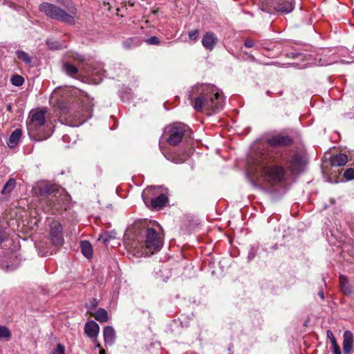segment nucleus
I'll use <instances>...</instances> for the list:
<instances>
[{"mask_svg": "<svg viewBox=\"0 0 354 354\" xmlns=\"http://www.w3.org/2000/svg\"><path fill=\"white\" fill-rule=\"evenodd\" d=\"M195 89L199 95L194 98L192 104L196 111H218L223 109L224 98L218 88L212 85L201 84L197 85Z\"/></svg>", "mask_w": 354, "mask_h": 354, "instance_id": "obj_1", "label": "nucleus"}, {"mask_svg": "<svg viewBox=\"0 0 354 354\" xmlns=\"http://www.w3.org/2000/svg\"><path fill=\"white\" fill-rule=\"evenodd\" d=\"M133 237L127 242L130 249L145 247L151 252L159 250L162 246V239L153 228H140L136 225L131 229Z\"/></svg>", "mask_w": 354, "mask_h": 354, "instance_id": "obj_2", "label": "nucleus"}, {"mask_svg": "<svg viewBox=\"0 0 354 354\" xmlns=\"http://www.w3.org/2000/svg\"><path fill=\"white\" fill-rule=\"evenodd\" d=\"M39 10L44 12L48 17L60 21L70 25L75 24L77 9L75 5L71 2L66 6V10L49 3L39 5Z\"/></svg>", "mask_w": 354, "mask_h": 354, "instance_id": "obj_3", "label": "nucleus"}, {"mask_svg": "<svg viewBox=\"0 0 354 354\" xmlns=\"http://www.w3.org/2000/svg\"><path fill=\"white\" fill-rule=\"evenodd\" d=\"M45 114L44 109L32 111L27 120L29 135L37 140L46 139L52 133L50 126L46 124Z\"/></svg>", "mask_w": 354, "mask_h": 354, "instance_id": "obj_4", "label": "nucleus"}, {"mask_svg": "<svg viewBox=\"0 0 354 354\" xmlns=\"http://www.w3.org/2000/svg\"><path fill=\"white\" fill-rule=\"evenodd\" d=\"M274 161L272 156L265 157L259 166V176L268 185L273 186L284 180L285 170L283 167L273 165Z\"/></svg>", "mask_w": 354, "mask_h": 354, "instance_id": "obj_5", "label": "nucleus"}, {"mask_svg": "<svg viewBox=\"0 0 354 354\" xmlns=\"http://www.w3.org/2000/svg\"><path fill=\"white\" fill-rule=\"evenodd\" d=\"M188 127L183 123H175L166 127L165 136L167 142L171 145H176L178 144Z\"/></svg>", "mask_w": 354, "mask_h": 354, "instance_id": "obj_6", "label": "nucleus"}, {"mask_svg": "<svg viewBox=\"0 0 354 354\" xmlns=\"http://www.w3.org/2000/svg\"><path fill=\"white\" fill-rule=\"evenodd\" d=\"M57 188L56 185L47 181H39L33 186L32 192L35 196L40 197L39 203L44 206L46 203V199L48 200L53 193L57 192Z\"/></svg>", "mask_w": 354, "mask_h": 354, "instance_id": "obj_7", "label": "nucleus"}, {"mask_svg": "<svg viewBox=\"0 0 354 354\" xmlns=\"http://www.w3.org/2000/svg\"><path fill=\"white\" fill-rule=\"evenodd\" d=\"M92 101L93 100L88 97H84L82 100V105L80 107V110L77 111L74 114L71 113V116L78 121L77 123L74 124V126H79L92 117L93 106Z\"/></svg>", "mask_w": 354, "mask_h": 354, "instance_id": "obj_8", "label": "nucleus"}, {"mask_svg": "<svg viewBox=\"0 0 354 354\" xmlns=\"http://www.w3.org/2000/svg\"><path fill=\"white\" fill-rule=\"evenodd\" d=\"M286 164L292 174L302 172L306 165V160L304 156L294 153L285 158Z\"/></svg>", "mask_w": 354, "mask_h": 354, "instance_id": "obj_9", "label": "nucleus"}, {"mask_svg": "<svg viewBox=\"0 0 354 354\" xmlns=\"http://www.w3.org/2000/svg\"><path fill=\"white\" fill-rule=\"evenodd\" d=\"M153 187H148L143 191L142 198L147 206H151L153 208H162L168 202V198L165 194H161L157 197L150 198L148 194L153 189Z\"/></svg>", "mask_w": 354, "mask_h": 354, "instance_id": "obj_10", "label": "nucleus"}, {"mask_svg": "<svg viewBox=\"0 0 354 354\" xmlns=\"http://www.w3.org/2000/svg\"><path fill=\"white\" fill-rule=\"evenodd\" d=\"M68 195L64 194L63 191L58 187L57 192L53 193L48 200L46 199V203L44 205H46V211L59 209L62 207V203L68 200Z\"/></svg>", "mask_w": 354, "mask_h": 354, "instance_id": "obj_11", "label": "nucleus"}, {"mask_svg": "<svg viewBox=\"0 0 354 354\" xmlns=\"http://www.w3.org/2000/svg\"><path fill=\"white\" fill-rule=\"evenodd\" d=\"M50 238L53 245L60 246L64 243L62 226L57 221H53L50 225Z\"/></svg>", "mask_w": 354, "mask_h": 354, "instance_id": "obj_12", "label": "nucleus"}, {"mask_svg": "<svg viewBox=\"0 0 354 354\" xmlns=\"http://www.w3.org/2000/svg\"><path fill=\"white\" fill-rule=\"evenodd\" d=\"M85 73L90 77L91 80L95 84H99L104 76V71L101 64H95L88 69L85 68Z\"/></svg>", "mask_w": 354, "mask_h": 354, "instance_id": "obj_13", "label": "nucleus"}, {"mask_svg": "<svg viewBox=\"0 0 354 354\" xmlns=\"http://www.w3.org/2000/svg\"><path fill=\"white\" fill-rule=\"evenodd\" d=\"M218 42L216 35L212 32H207L202 38L203 46L209 51H212Z\"/></svg>", "mask_w": 354, "mask_h": 354, "instance_id": "obj_14", "label": "nucleus"}, {"mask_svg": "<svg viewBox=\"0 0 354 354\" xmlns=\"http://www.w3.org/2000/svg\"><path fill=\"white\" fill-rule=\"evenodd\" d=\"M100 332L99 325L94 321L91 320L86 323L84 326V333L90 338H95Z\"/></svg>", "mask_w": 354, "mask_h": 354, "instance_id": "obj_15", "label": "nucleus"}, {"mask_svg": "<svg viewBox=\"0 0 354 354\" xmlns=\"http://www.w3.org/2000/svg\"><path fill=\"white\" fill-rule=\"evenodd\" d=\"M268 144L272 147L286 146L292 142V139L289 136H277L268 140Z\"/></svg>", "mask_w": 354, "mask_h": 354, "instance_id": "obj_16", "label": "nucleus"}, {"mask_svg": "<svg viewBox=\"0 0 354 354\" xmlns=\"http://www.w3.org/2000/svg\"><path fill=\"white\" fill-rule=\"evenodd\" d=\"M343 351L344 354H350L353 348V335L350 330H346L343 335Z\"/></svg>", "mask_w": 354, "mask_h": 354, "instance_id": "obj_17", "label": "nucleus"}, {"mask_svg": "<svg viewBox=\"0 0 354 354\" xmlns=\"http://www.w3.org/2000/svg\"><path fill=\"white\" fill-rule=\"evenodd\" d=\"M293 9L292 0H280L275 11L281 13H289L292 12Z\"/></svg>", "mask_w": 354, "mask_h": 354, "instance_id": "obj_18", "label": "nucleus"}, {"mask_svg": "<svg viewBox=\"0 0 354 354\" xmlns=\"http://www.w3.org/2000/svg\"><path fill=\"white\" fill-rule=\"evenodd\" d=\"M106 345H112L115 339V333L112 326H106L103 331Z\"/></svg>", "mask_w": 354, "mask_h": 354, "instance_id": "obj_19", "label": "nucleus"}, {"mask_svg": "<svg viewBox=\"0 0 354 354\" xmlns=\"http://www.w3.org/2000/svg\"><path fill=\"white\" fill-rule=\"evenodd\" d=\"M21 136V130L16 129L10 136L8 141L7 142L8 146L10 148L15 147L19 142Z\"/></svg>", "mask_w": 354, "mask_h": 354, "instance_id": "obj_20", "label": "nucleus"}, {"mask_svg": "<svg viewBox=\"0 0 354 354\" xmlns=\"http://www.w3.org/2000/svg\"><path fill=\"white\" fill-rule=\"evenodd\" d=\"M330 161L333 166L341 167L345 165L347 163L348 158L347 156L344 153H339L333 156Z\"/></svg>", "mask_w": 354, "mask_h": 354, "instance_id": "obj_21", "label": "nucleus"}, {"mask_svg": "<svg viewBox=\"0 0 354 354\" xmlns=\"http://www.w3.org/2000/svg\"><path fill=\"white\" fill-rule=\"evenodd\" d=\"M339 286L342 292L346 295H349L352 292L351 287L348 283V281L345 277L343 275H340L339 278Z\"/></svg>", "mask_w": 354, "mask_h": 354, "instance_id": "obj_22", "label": "nucleus"}, {"mask_svg": "<svg viewBox=\"0 0 354 354\" xmlns=\"http://www.w3.org/2000/svg\"><path fill=\"white\" fill-rule=\"evenodd\" d=\"M262 3V10L270 12L272 10H276L277 6L280 0H261Z\"/></svg>", "mask_w": 354, "mask_h": 354, "instance_id": "obj_23", "label": "nucleus"}, {"mask_svg": "<svg viewBox=\"0 0 354 354\" xmlns=\"http://www.w3.org/2000/svg\"><path fill=\"white\" fill-rule=\"evenodd\" d=\"M82 252L84 257L89 259L93 254V248L88 241H82L80 243Z\"/></svg>", "mask_w": 354, "mask_h": 354, "instance_id": "obj_24", "label": "nucleus"}, {"mask_svg": "<svg viewBox=\"0 0 354 354\" xmlns=\"http://www.w3.org/2000/svg\"><path fill=\"white\" fill-rule=\"evenodd\" d=\"M141 44V41L138 37H131L123 41L122 46L125 49H131L138 46Z\"/></svg>", "mask_w": 354, "mask_h": 354, "instance_id": "obj_25", "label": "nucleus"}, {"mask_svg": "<svg viewBox=\"0 0 354 354\" xmlns=\"http://www.w3.org/2000/svg\"><path fill=\"white\" fill-rule=\"evenodd\" d=\"M16 186V180L15 178H10L6 183L4 185L1 194L3 195H9L10 192L14 189Z\"/></svg>", "mask_w": 354, "mask_h": 354, "instance_id": "obj_26", "label": "nucleus"}, {"mask_svg": "<svg viewBox=\"0 0 354 354\" xmlns=\"http://www.w3.org/2000/svg\"><path fill=\"white\" fill-rule=\"evenodd\" d=\"M93 316L100 322H106L109 320L107 311L104 308L97 309Z\"/></svg>", "mask_w": 354, "mask_h": 354, "instance_id": "obj_27", "label": "nucleus"}, {"mask_svg": "<svg viewBox=\"0 0 354 354\" xmlns=\"http://www.w3.org/2000/svg\"><path fill=\"white\" fill-rule=\"evenodd\" d=\"M63 71L68 75L73 77L78 72V69L69 62H66L62 66Z\"/></svg>", "mask_w": 354, "mask_h": 354, "instance_id": "obj_28", "label": "nucleus"}, {"mask_svg": "<svg viewBox=\"0 0 354 354\" xmlns=\"http://www.w3.org/2000/svg\"><path fill=\"white\" fill-rule=\"evenodd\" d=\"M17 58L27 64H30L32 62L31 57H29L28 53L22 50H18L16 52Z\"/></svg>", "mask_w": 354, "mask_h": 354, "instance_id": "obj_29", "label": "nucleus"}, {"mask_svg": "<svg viewBox=\"0 0 354 354\" xmlns=\"http://www.w3.org/2000/svg\"><path fill=\"white\" fill-rule=\"evenodd\" d=\"M11 332L8 328L4 326H0V339L8 340L10 339Z\"/></svg>", "mask_w": 354, "mask_h": 354, "instance_id": "obj_30", "label": "nucleus"}, {"mask_svg": "<svg viewBox=\"0 0 354 354\" xmlns=\"http://www.w3.org/2000/svg\"><path fill=\"white\" fill-rule=\"evenodd\" d=\"M10 82L12 85L20 86L24 84V79L20 75H15L11 77Z\"/></svg>", "mask_w": 354, "mask_h": 354, "instance_id": "obj_31", "label": "nucleus"}, {"mask_svg": "<svg viewBox=\"0 0 354 354\" xmlns=\"http://www.w3.org/2000/svg\"><path fill=\"white\" fill-rule=\"evenodd\" d=\"M112 236L109 234V233L106 232L100 236L98 241H101L107 246Z\"/></svg>", "mask_w": 354, "mask_h": 354, "instance_id": "obj_32", "label": "nucleus"}, {"mask_svg": "<svg viewBox=\"0 0 354 354\" xmlns=\"http://www.w3.org/2000/svg\"><path fill=\"white\" fill-rule=\"evenodd\" d=\"M344 176L348 180H351L354 179V169H353V168L347 169L344 174Z\"/></svg>", "mask_w": 354, "mask_h": 354, "instance_id": "obj_33", "label": "nucleus"}, {"mask_svg": "<svg viewBox=\"0 0 354 354\" xmlns=\"http://www.w3.org/2000/svg\"><path fill=\"white\" fill-rule=\"evenodd\" d=\"M51 354H65L64 346L61 344H58Z\"/></svg>", "mask_w": 354, "mask_h": 354, "instance_id": "obj_34", "label": "nucleus"}, {"mask_svg": "<svg viewBox=\"0 0 354 354\" xmlns=\"http://www.w3.org/2000/svg\"><path fill=\"white\" fill-rule=\"evenodd\" d=\"M332 346H333V350L334 354H342L340 348L338 346V344L335 340V338L334 337H333V339H332Z\"/></svg>", "mask_w": 354, "mask_h": 354, "instance_id": "obj_35", "label": "nucleus"}, {"mask_svg": "<svg viewBox=\"0 0 354 354\" xmlns=\"http://www.w3.org/2000/svg\"><path fill=\"white\" fill-rule=\"evenodd\" d=\"M199 31L198 30H193L189 32L188 35L191 40L196 41L198 39Z\"/></svg>", "mask_w": 354, "mask_h": 354, "instance_id": "obj_36", "label": "nucleus"}, {"mask_svg": "<svg viewBox=\"0 0 354 354\" xmlns=\"http://www.w3.org/2000/svg\"><path fill=\"white\" fill-rule=\"evenodd\" d=\"M146 42L150 45H158L160 44V39L156 36L151 37L146 40Z\"/></svg>", "mask_w": 354, "mask_h": 354, "instance_id": "obj_37", "label": "nucleus"}, {"mask_svg": "<svg viewBox=\"0 0 354 354\" xmlns=\"http://www.w3.org/2000/svg\"><path fill=\"white\" fill-rule=\"evenodd\" d=\"M46 44L48 46V47L51 49H58L60 46V45L57 42L47 41Z\"/></svg>", "mask_w": 354, "mask_h": 354, "instance_id": "obj_38", "label": "nucleus"}, {"mask_svg": "<svg viewBox=\"0 0 354 354\" xmlns=\"http://www.w3.org/2000/svg\"><path fill=\"white\" fill-rule=\"evenodd\" d=\"M6 239V234L4 227L0 225V243Z\"/></svg>", "mask_w": 354, "mask_h": 354, "instance_id": "obj_39", "label": "nucleus"}, {"mask_svg": "<svg viewBox=\"0 0 354 354\" xmlns=\"http://www.w3.org/2000/svg\"><path fill=\"white\" fill-rule=\"evenodd\" d=\"M244 45L247 48H252L254 46V41L251 39H246Z\"/></svg>", "mask_w": 354, "mask_h": 354, "instance_id": "obj_40", "label": "nucleus"}, {"mask_svg": "<svg viewBox=\"0 0 354 354\" xmlns=\"http://www.w3.org/2000/svg\"><path fill=\"white\" fill-rule=\"evenodd\" d=\"M73 59L80 62H83L85 59H84V57L83 55H79V54H75L74 55H73Z\"/></svg>", "mask_w": 354, "mask_h": 354, "instance_id": "obj_41", "label": "nucleus"}, {"mask_svg": "<svg viewBox=\"0 0 354 354\" xmlns=\"http://www.w3.org/2000/svg\"><path fill=\"white\" fill-rule=\"evenodd\" d=\"M318 295L319 297L322 299L324 300L325 299V296H324V289H323V287H320L319 288V290L318 292Z\"/></svg>", "mask_w": 354, "mask_h": 354, "instance_id": "obj_42", "label": "nucleus"}, {"mask_svg": "<svg viewBox=\"0 0 354 354\" xmlns=\"http://www.w3.org/2000/svg\"><path fill=\"white\" fill-rule=\"evenodd\" d=\"M327 336L332 340L333 339V333L330 331V330H328L327 331Z\"/></svg>", "mask_w": 354, "mask_h": 354, "instance_id": "obj_43", "label": "nucleus"}, {"mask_svg": "<svg viewBox=\"0 0 354 354\" xmlns=\"http://www.w3.org/2000/svg\"><path fill=\"white\" fill-rule=\"evenodd\" d=\"M6 107H7V109H8V111H10V110H11V105H10V104H7Z\"/></svg>", "mask_w": 354, "mask_h": 354, "instance_id": "obj_44", "label": "nucleus"}, {"mask_svg": "<svg viewBox=\"0 0 354 354\" xmlns=\"http://www.w3.org/2000/svg\"><path fill=\"white\" fill-rule=\"evenodd\" d=\"M100 354H106V352L104 349L100 350Z\"/></svg>", "mask_w": 354, "mask_h": 354, "instance_id": "obj_45", "label": "nucleus"}, {"mask_svg": "<svg viewBox=\"0 0 354 354\" xmlns=\"http://www.w3.org/2000/svg\"><path fill=\"white\" fill-rule=\"evenodd\" d=\"M323 281H324V286H326V281H325V279H324V277H323Z\"/></svg>", "mask_w": 354, "mask_h": 354, "instance_id": "obj_46", "label": "nucleus"}, {"mask_svg": "<svg viewBox=\"0 0 354 354\" xmlns=\"http://www.w3.org/2000/svg\"><path fill=\"white\" fill-rule=\"evenodd\" d=\"M95 303H93V305L95 306L97 304V302L95 301H94Z\"/></svg>", "mask_w": 354, "mask_h": 354, "instance_id": "obj_47", "label": "nucleus"}]
</instances>
